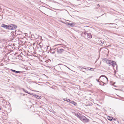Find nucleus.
I'll list each match as a JSON object with an SVG mask.
<instances>
[{"mask_svg":"<svg viewBox=\"0 0 124 124\" xmlns=\"http://www.w3.org/2000/svg\"><path fill=\"white\" fill-rule=\"evenodd\" d=\"M74 113L77 117L83 122L87 123L89 122L90 120L88 119L82 115L80 114H79L78 113Z\"/></svg>","mask_w":124,"mask_h":124,"instance_id":"f257e3e1","label":"nucleus"},{"mask_svg":"<svg viewBox=\"0 0 124 124\" xmlns=\"http://www.w3.org/2000/svg\"><path fill=\"white\" fill-rule=\"evenodd\" d=\"M7 29L9 30L15 29L17 27L16 25L12 24L7 25Z\"/></svg>","mask_w":124,"mask_h":124,"instance_id":"f03ea898","label":"nucleus"},{"mask_svg":"<svg viewBox=\"0 0 124 124\" xmlns=\"http://www.w3.org/2000/svg\"><path fill=\"white\" fill-rule=\"evenodd\" d=\"M107 64L110 66L114 67L116 64V63L114 61L110 60L107 62Z\"/></svg>","mask_w":124,"mask_h":124,"instance_id":"7ed1b4c3","label":"nucleus"},{"mask_svg":"<svg viewBox=\"0 0 124 124\" xmlns=\"http://www.w3.org/2000/svg\"><path fill=\"white\" fill-rule=\"evenodd\" d=\"M57 51V53L58 54H62L64 51L63 49L61 48H56L54 49Z\"/></svg>","mask_w":124,"mask_h":124,"instance_id":"20e7f679","label":"nucleus"},{"mask_svg":"<svg viewBox=\"0 0 124 124\" xmlns=\"http://www.w3.org/2000/svg\"><path fill=\"white\" fill-rule=\"evenodd\" d=\"M87 33L86 32H82V33L81 34V35L83 37H84L85 38H87Z\"/></svg>","mask_w":124,"mask_h":124,"instance_id":"39448f33","label":"nucleus"},{"mask_svg":"<svg viewBox=\"0 0 124 124\" xmlns=\"http://www.w3.org/2000/svg\"><path fill=\"white\" fill-rule=\"evenodd\" d=\"M103 77L104 78H103V79H104L105 80V82H106V81H107V82H108V78L107 77L104 75H102L100 76V78H101V77Z\"/></svg>","mask_w":124,"mask_h":124,"instance_id":"423d86ee","label":"nucleus"},{"mask_svg":"<svg viewBox=\"0 0 124 124\" xmlns=\"http://www.w3.org/2000/svg\"><path fill=\"white\" fill-rule=\"evenodd\" d=\"M70 103L72 104H73L74 106H77L78 105V104H77V103L74 101H73L70 100Z\"/></svg>","mask_w":124,"mask_h":124,"instance_id":"0eeeda50","label":"nucleus"},{"mask_svg":"<svg viewBox=\"0 0 124 124\" xmlns=\"http://www.w3.org/2000/svg\"><path fill=\"white\" fill-rule=\"evenodd\" d=\"M1 27L4 29H7V25H6L4 24H2L1 25Z\"/></svg>","mask_w":124,"mask_h":124,"instance_id":"6e6552de","label":"nucleus"},{"mask_svg":"<svg viewBox=\"0 0 124 124\" xmlns=\"http://www.w3.org/2000/svg\"><path fill=\"white\" fill-rule=\"evenodd\" d=\"M87 38H92V36L90 33H87Z\"/></svg>","mask_w":124,"mask_h":124,"instance_id":"1a4fd4ad","label":"nucleus"},{"mask_svg":"<svg viewBox=\"0 0 124 124\" xmlns=\"http://www.w3.org/2000/svg\"><path fill=\"white\" fill-rule=\"evenodd\" d=\"M34 94H33V96H34L35 97L37 98L38 99H40L41 98V96H39L37 95H36Z\"/></svg>","mask_w":124,"mask_h":124,"instance_id":"9d476101","label":"nucleus"},{"mask_svg":"<svg viewBox=\"0 0 124 124\" xmlns=\"http://www.w3.org/2000/svg\"><path fill=\"white\" fill-rule=\"evenodd\" d=\"M11 70L12 72L16 73H19L21 72V71H17L16 70H14L12 69H11Z\"/></svg>","mask_w":124,"mask_h":124,"instance_id":"9b49d317","label":"nucleus"},{"mask_svg":"<svg viewBox=\"0 0 124 124\" xmlns=\"http://www.w3.org/2000/svg\"><path fill=\"white\" fill-rule=\"evenodd\" d=\"M107 118L110 121L112 120L113 119V117H110L109 116H107Z\"/></svg>","mask_w":124,"mask_h":124,"instance_id":"f8f14e48","label":"nucleus"},{"mask_svg":"<svg viewBox=\"0 0 124 124\" xmlns=\"http://www.w3.org/2000/svg\"><path fill=\"white\" fill-rule=\"evenodd\" d=\"M4 107L6 108H7L8 109L9 108H10V106L9 104H6Z\"/></svg>","mask_w":124,"mask_h":124,"instance_id":"ddd939ff","label":"nucleus"},{"mask_svg":"<svg viewBox=\"0 0 124 124\" xmlns=\"http://www.w3.org/2000/svg\"><path fill=\"white\" fill-rule=\"evenodd\" d=\"M63 100L69 102H70V100L69 99L64 98L63 99Z\"/></svg>","mask_w":124,"mask_h":124,"instance_id":"4468645a","label":"nucleus"},{"mask_svg":"<svg viewBox=\"0 0 124 124\" xmlns=\"http://www.w3.org/2000/svg\"><path fill=\"white\" fill-rule=\"evenodd\" d=\"M103 60H104V61H105L106 62V63H107V62L108 61V60H108V59L105 58H104L103 59Z\"/></svg>","mask_w":124,"mask_h":124,"instance_id":"2eb2a0df","label":"nucleus"},{"mask_svg":"<svg viewBox=\"0 0 124 124\" xmlns=\"http://www.w3.org/2000/svg\"><path fill=\"white\" fill-rule=\"evenodd\" d=\"M104 43V41H102L100 40L99 41V44L101 46H102Z\"/></svg>","mask_w":124,"mask_h":124,"instance_id":"dca6fc26","label":"nucleus"},{"mask_svg":"<svg viewBox=\"0 0 124 124\" xmlns=\"http://www.w3.org/2000/svg\"><path fill=\"white\" fill-rule=\"evenodd\" d=\"M25 92L26 93H27L28 94H29L30 95H33V94H34L32 93H30L29 92H28V91L27 90H26L25 91Z\"/></svg>","mask_w":124,"mask_h":124,"instance_id":"f3484780","label":"nucleus"},{"mask_svg":"<svg viewBox=\"0 0 124 124\" xmlns=\"http://www.w3.org/2000/svg\"><path fill=\"white\" fill-rule=\"evenodd\" d=\"M87 67V68L88 69H88V70H90L93 71V70H94V69H93V68H90L89 67Z\"/></svg>","mask_w":124,"mask_h":124,"instance_id":"a211bd4d","label":"nucleus"},{"mask_svg":"<svg viewBox=\"0 0 124 124\" xmlns=\"http://www.w3.org/2000/svg\"><path fill=\"white\" fill-rule=\"evenodd\" d=\"M78 68H79V69L83 68V69H88L87 68H83V67L82 66H79L78 67Z\"/></svg>","mask_w":124,"mask_h":124,"instance_id":"6ab92c4d","label":"nucleus"},{"mask_svg":"<svg viewBox=\"0 0 124 124\" xmlns=\"http://www.w3.org/2000/svg\"><path fill=\"white\" fill-rule=\"evenodd\" d=\"M18 57H19L18 58L19 59H20L21 60L22 59L23 57L22 56H21V55H20V56L19 55Z\"/></svg>","mask_w":124,"mask_h":124,"instance_id":"aec40b11","label":"nucleus"},{"mask_svg":"<svg viewBox=\"0 0 124 124\" xmlns=\"http://www.w3.org/2000/svg\"><path fill=\"white\" fill-rule=\"evenodd\" d=\"M54 50H51L50 51V52L52 54H53L55 53V51H54Z\"/></svg>","mask_w":124,"mask_h":124,"instance_id":"412c9836","label":"nucleus"},{"mask_svg":"<svg viewBox=\"0 0 124 124\" xmlns=\"http://www.w3.org/2000/svg\"><path fill=\"white\" fill-rule=\"evenodd\" d=\"M73 23H70V26H73Z\"/></svg>","mask_w":124,"mask_h":124,"instance_id":"4be33fe9","label":"nucleus"},{"mask_svg":"<svg viewBox=\"0 0 124 124\" xmlns=\"http://www.w3.org/2000/svg\"><path fill=\"white\" fill-rule=\"evenodd\" d=\"M2 114L3 115H5V113H4L3 112H2Z\"/></svg>","mask_w":124,"mask_h":124,"instance_id":"5701e85b","label":"nucleus"},{"mask_svg":"<svg viewBox=\"0 0 124 124\" xmlns=\"http://www.w3.org/2000/svg\"><path fill=\"white\" fill-rule=\"evenodd\" d=\"M103 85H102V86H104V84H105V83H104V82H103Z\"/></svg>","mask_w":124,"mask_h":124,"instance_id":"b1692460","label":"nucleus"},{"mask_svg":"<svg viewBox=\"0 0 124 124\" xmlns=\"http://www.w3.org/2000/svg\"><path fill=\"white\" fill-rule=\"evenodd\" d=\"M96 80L98 82H100L99 81V80H98V79H96Z\"/></svg>","mask_w":124,"mask_h":124,"instance_id":"393cba45","label":"nucleus"},{"mask_svg":"<svg viewBox=\"0 0 124 124\" xmlns=\"http://www.w3.org/2000/svg\"><path fill=\"white\" fill-rule=\"evenodd\" d=\"M23 90L25 92L26 90L24 89H23Z\"/></svg>","mask_w":124,"mask_h":124,"instance_id":"a878e982","label":"nucleus"},{"mask_svg":"<svg viewBox=\"0 0 124 124\" xmlns=\"http://www.w3.org/2000/svg\"><path fill=\"white\" fill-rule=\"evenodd\" d=\"M99 85H102L101 84V83H100Z\"/></svg>","mask_w":124,"mask_h":124,"instance_id":"bb28decb","label":"nucleus"},{"mask_svg":"<svg viewBox=\"0 0 124 124\" xmlns=\"http://www.w3.org/2000/svg\"><path fill=\"white\" fill-rule=\"evenodd\" d=\"M40 48H42V46H41V45H40Z\"/></svg>","mask_w":124,"mask_h":124,"instance_id":"cd10ccee","label":"nucleus"},{"mask_svg":"<svg viewBox=\"0 0 124 124\" xmlns=\"http://www.w3.org/2000/svg\"><path fill=\"white\" fill-rule=\"evenodd\" d=\"M116 120V119H115V118H114V119H113V120H114V121H115V120Z\"/></svg>","mask_w":124,"mask_h":124,"instance_id":"c85d7f7f","label":"nucleus"},{"mask_svg":"<svg viewBox=\"0 0 124 124\" xmlns=\"http://www.w3.org/2000/svg\"><path fill=\"white\" fill-rule=\"evenodd\" d=\"M68 24V25H70V23H68V24Z\"/></svg>","mask_w":124,"mask_h":124,"instance_id":"c756f323","label":"nucleus"},{"mask_svg":"<svg viewBox=\"0 0 124 124\" xmlns=\"http://www.w3.org/2000/svg\"><path fill=\"white\" fill-rule=\"evenodd\" d=\"M97 6H100V5L99 4H97Z\"/></svg>","mask_w":124,"mask_h":124,"instance_id":"7c9ffc66","label":"nucleus"},{"mask_svg":"<svg viewBox=\"0 0 124 124\" xmlns=\"http://www.w3.org/2000/svg\"><path fill=\"white\" fill-rule=\"evenodd\" d=\"M109 24V25H110V24H112V23H109V24Z\"/></svg>","mask_w":124,"mask_h":124,"instance_id":"2f4dec72","label":"nucleus"},{"mask_svg":"<svg viewBox=\"0 0 124 124\" xmlns=\"http://www.w3.org/2000/svg\"><path fill=\"white\" fill-rule=\"evenodd\" d=\"M114 86H115V87H116V86L115 85H114Z\"/></svg>","mask_w":124,"mask_h":124,"instance_id":"473e14b6","label":"nucleus"},{"mask_svg":"<svg viewBox=\"0 0 124 124\" xmlns=\"http://www.w3.org/2000/svg\"><path fill=\"white\" fill-rule=\"evenodd\" d=\"M1 108L0 107V110H1Z\"/></svg>","mask_w":124,"mask_h":124,"instance_id":"72a5a7b5","label":"nucleus"}]
</instances>
